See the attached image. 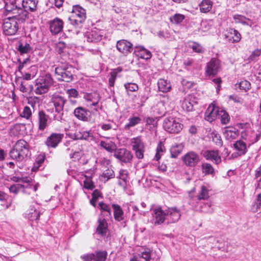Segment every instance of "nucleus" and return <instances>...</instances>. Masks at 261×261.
<instances>
[{
  "mask_svg": "<svg viewBox=\"0 0 261 261\" xmlns=\"http://www.w3.org/2000/svg\"><path fill=\"white\" fill-rule=\"evenodd\" d=\"M124 87L127 92H135L138 90V86L136 83H127L124 84Z\"/></svg>",
  "mask_w": 261,
  "mask_h": 261,
  "instance_id": "nucleus-53",
  "label": "nucleus"
},
{
  "mask_svg": "<svg viewBox=\"0 0 261 261\" xmlns=\"http://www.w3.org/2000/svg\"><path fill=\"white\" fill-rule=\"evenodd\" d=\"M49 116L43 111L38 112V124L39 130L43 131L47 126Z\"/></svg>",
  "mask_w": 261,
  "mask_h": 261,
  "instance_id": "nucleus-23",
  "label": "nucleus"
},
{
  "mask_svg": "<svg viewBox=\"0 0 261 261\" xmlns=\"http://www.w3.org/2000/svg\"><path fill=\"white\" fill-rule=\"evenodd\" d=\"M164 129L169 133H178L182 128L179 120L173 117L166 118L163 124Z\"/></svg>",
  "mask_w": 261,
  "mask_h": 261,
  "instance_id": "nucleus-5",
  "label": "nucleus"
},
{
  "mask_svg": "<svg viewBox=\"0 0 261 261\" xmlns=\"http://www.w3.org/2000/svg\"><path fill=\"white\" fill-rule=\"evenodd\" d=\"M103 36L102 31L94 28L85 34V37L89 42L96 43L102 39Z\"/></svg>",
  "mask_w": 261,
  "mask_h": 261,
  "instance_id": "nucleus-9",
  "label": "nucleus"
},
{
  "mask_svg": "<svg viewBox=\"0 0 261 261\" xmlns=\"http://www.w3.org/2000/svg\"><path fill=\"white\" fill-rule=\"evenodd\" d=\"M84 186L85 189L90 190H92L95 187L90 177H86L84 181Z\"/></svg>",
  "mask_w": 261,
  "mask_h": 261,
  "instance_id": "nucleus-51",
  "label": "nucleus"
},
{
  "mask_svg": "<svg viewBox=\"0 0 261 261\" xmlns=\"http://www.w3.org/2000/svg\"><path fill=\"white\" fill-rule=\"evenodd\" d=\"M63 134L52 133L46 139L45 144L48 147H56L62 141Z\"/></svg>",
  "mask_w": 261,
  "mask_h": 261,
  "instance_id": "nucleus-19",
  "label": "nucleus"
},
{
  "mask_svg": "<svg viewBox=\"0 0 261 261\" xmlns=\"http://www.w3.org/2000/svg\"><path fill=\"white\" fill-rule=\"evenodd\" d=\"M18 30V22L14 18L9 17L5 19L3 24V31L6 35H15Z\"/></svg>",
  "mask_w": 261,
  "mask_h": 261,
  "instance_id": "nucleus-7",
  "label": "nucleus"
},
{
  "mask_svg": "<svg viewBox=\"0 0 261 261\" xmlns=\"http://www.w3.org/2000/svg\"><path fill=\"white\" fill-rule=\"evenodd\" d=\"M128 177V172L126 170H120L119 171V174L117 177L119 179L118 184L121 186L124 187L126 184V180Z\"/></svg>",
  "mask_w": 261,
  "mask_h": 261,
  "instance_id": "nucleus-36",
  "label": "nucleus"
},
{
  "mask_svg": "<svg viewBox=\"0 0 261 261\" xmlns=\"http://www.w3.org/2000/svg\"><path fill=\"white\" fill-rule=\"evenodd\" d=\"M213 2L211 0H203L199 5L200 10L202 13H207L212 9Z\"/></svg>",
  "mask_w": 261,
  "mask_h": 261,
  "instance_id": "nucleus-33",
  "label": "nucleus"
},
{
  "mask_svg": "<svg viewBox=\"0 0 261 261\" xmlns=\"http://www.w3.org/2000/svg\"><path fill=\"white\" fill-rule=\"evenodd\" d=\"M154 109L155 110L153 111H156V113L159 115H163L165 112L164 106L162 102H158Z\"/></svg>",
  "mask_w": 261,
  "mask_h": 261,
  "instance_id": "nucleus-60",
  "label": "nucleus"
},
{
  "mask_svg": "<svg viewBox=\"0 0 261 261\" xmlns=\"http://www.w3.org/2000/svg\"><path fill=\"white\" fill-rule=\"evenodd\" d=\"M115 174L114 171L112 169L108 168L107 170H105L101 175V179L104 178L105 181H108L109 179L114 178Z\"/></svg>",
  "mask_w": 261,
  "mask_h": 261,
  "instance_id": "nucleus-42",
  "label": "nucleus"
},
{
  "mask_svg": "<svg viewBox=\"0 0 261 261\" xmlns=\"http://www.w3.org/2000/svg\"><path fill=\"white\" fill-rule=\"evenodd\" d=\"M181 107L186 111H191L193 109V107L197 102L194 101V97L192 95H189L184 98L180 101Z\"/></svg>",
  "mask_w": 261,
  "mask_h": 261,
  "instance_id": "nucleus-20",
  "label": "nucleus"
},
{
  "mask_svg": "<svg viewBox=\"0 0 261 261\" xmlns=\"http://www.w3.org/2000/svg\"><path fill=\"white\" fill-rule=\"evenodd\" d=\"M11 180L18 182V184L21 183V184H23L24 182H28L29 181H31V177H22V176H13L10 177Z\"/></svg>",
  "mask_w": 261,
  "mask_h": 261,
  "instance_id": "nucleus-44",
  "label": "nucleus"
},
{
  "mask_svg": "<svg viewBox=\"0 0 261 261\" xmlns=\"http://www.w3.org/2000/svg\"><path fill=\"white\" fill-rule=\"evenodd\" d=\"M189 47L195 53H202L204 52V48L198 43L192 42L189 45Z\"/></svg>",
  "mask_w": 261,
  "mask_h": 261,
  "instance_id": "nucleus-52",
  "label": "nucleus"
},
{
  "mask_svg": "<svg viewBox=\"0 0 261 261\" xmlns=\"http://www.w3.org/2000/svg\"><path fill=\"white\" fill-rule=\"evenodd\" d=\"M134 54L141 59L147 60V50L143 46H136L135 49Z\"/></svg>",
  "mask_w": 261,
  "mask_h": 261,
  "instance_id": "nucleus-35",
  "label": "nucleus"
},
{
  "mask_svg": "<svg viewBox=\"0 0 261 261\" xmlns=\"http://www.w3.org/2000/svg\"><path fill=\"white\" fill-rule=\"evenodd\" d=\"M219 108L215 105L212 103L208 106L205 112V119L207 121L212 122L217 118L219 116Z\"/></svg>",
  "mask_w": 261,
  "mask_h": 261,
  "instance_id": "nucleus-18",
  "label": "nucleus"
},
{
  "mask_svg": "<svg viewBox=\"0 0 261 261\" xmlns=\"http://www.w3.org/2000/svg\"><path fill=\"white\" fill-rule=\"evenodd\" d=\"M31 47L30 44L28 43L23 44L20 43L17 48L18 50L21 54H27L30 51Z\"/></svg>",
  "mask_w": 261,
  "mask_h": 261,
  "instance_id": "nucleus-46",
  "label": "nucleus"
},
{
  "mask_svg": "<svg viewBox=\"0 0 261 261\" xmlns=\"http://www.w3.org/2000/svg\"><path fill=\"white\" fill-rule=\"evenodd\" d=\"M112 207L113 209L114 217L116 221H121L124 219V212L121 207L117 204H113Z\"/></svg>",
  "mask_w": 261,
  "mask_h": 261,
  "instance_id": "nucleus-28",
  "label": "nucleus"
},
{
  "mask_svg": "<svg viewBox=\"0 0 261 261\" xmlns=\"http://www.w3.org/2000/svg\"><path fill=\"white\" fill-rule=\"evenodd\" d=\"M20 116L27 119H29L32 116V111L31 109L28 106L24 107Z\"/></svg>",
  "mask_w": 261,
  "mask_h": 261,
  "instance_id": "nucleus-61",
  "label": "nucleus"
},
{
  "mask_svg": "<svg viewBox=\"0 0 261 261\" xmlns=\"http://www.w3.org/2000/svg\"><path fill=\"white\" fill-rule=\"evenodd\" d=\"M200 211L203 213H212L213 212L211 208L210 203H203L200 207Z\"/></svg>",
  "mask_w": 261,
  "mask_h": 261,
  "instance_id": "nucleus-59",
  "label": "nucleus"
},
{
  "mask_svg": "<svg viewBox=\"0 0 261 261\" xmlns=\"http://www.w3.org/2000/svg\"><path fill=\"white\" fill-rule=\"evenodd\" d=\"M220 68V61L219 59L212 58L206 64L205 74L210 76L216 75Z\"/></svg>",
  "mask_w": 261,
  "mask_h": 261,
  "instance_id": "nucleus-10",
  "label": "nucleus"
},
{
  "mask_svg": "<svg viewBox=\"0 0 261 261\" xmlns=\"http://www.w3.org/2000/svg\"><path fill=\"white\" fill-rule=\"evenodd\" d=\"M73 68L66 64H62L55 68V75L59 81L70 82L73 79Z\"/></svg>",
  "mask_w": 261,
  "mask_h": 261,
  "instance_id": "nucleus-2",
  "label": "nucleus"
},
{
  "mask_svg": "<svg viewBox=\"0 0 261 261\" xmlns=\"http://www.w3.org/2000/svg\"><path fill=\"white\" fill-rule=\"evenodd\" d=\"M116 48L120 53L125 56H127L132 51L133 44L126 40L122 39L117 42Z\"/></svg>",
  "mask_w": 261,
  "mask_h": 261,
  "instance_id": "nucleus-17",
  "label": "nucleus"
},
{
  "mask_svg": "<svg viewBox=\"0 0 261 261\" xmlns=\"http://www.w3.org/2000/svg\"><path fill=\"white\" fill-rule=\"evenodd\" d=\"M25 128V125L21 123L15 124L11 129V133L14 135L22 134L21 132Z\"/></svg>",
  "mask_w": 261,
  "mask_h": 261,
  "instance_id": "nucleus-41",
  "label": "nucleus"
},
{
  "mask_svg": "<svg viewBox=\"0 0 261 261\" xmlns=\"http://www.w3.org/2000/svg\"><path fill=\"white\" fill-rule=\"evenodd\" d=\"M181 217V212L176 207L166 210V223L167 224L177 222Z\"/></svg>",
  "mask_w": 261,
  "mask_h": 261,
  "instance_id": "nucleus-12",
  "label": "nucleus"
},
{
  "mask_svg": "<svg viewBox=\"0 0 261 261\" xmlns=\"http://www.w3.org/2000/svg\"><path fill=\"white\" fill-rule=\"evenodd\" d=\"M122 71L121 68H117L113 69L110 73V77L109 79V84L110 86L113 87L114 85L116 78L118 73H120Z\"/></svg>",
  "mask_w": 261,
  "mask_h": 261,
  "instance_id": "nucleus-40",
  "label": "nucleus"
},
{
  "mask_svg": "<svg viewBox=\"0 0 261 261\" xmlns=\"http://www.w3.org/2000/svg\"><path fill=\"white\" fill-rule=\"evenodd\" d=\"M201 170L203 173L205 175H213L215 170L211 164L207 163H203L201 165Z\"/></svg>",
  "mask_w": 261,
  "mask_h": 261,
  "instance_id": "nucleus-38",
  "label": "nucleus"
},
{
  "mask_svg": "<svg viewBox=\"0 0 261 261\" xmlns=\"http://www.w3.org/2000/svg\"><path fill=\"white\" fill-rule=\"evenodd\" d=\"M185 18V17L184 15L176 13L173 16L170 17V20L173 23L179 24L184 20Z\"/></svg>",
  "mask_w": 261,
  "mask_h": 261,
  "instance_id": "nucleus-48",
  "label": "nucleus"
},
{
  "mask_svg": "<svg viewBox=\"0 0 261 261\" xmlns=\"http://www.w3.org/2000/svg\"><path fill=\"white\" fill-rule=\"evenodd\" d=\"M247 148H233V151L231 155L233 159L237 158L239 156L244 155L247 152Z\"/></svg>",
  "mask_w": 261,
  "mask_h": 261,
  "instance_id": "nucleus-43",
  "label": "nucleus"
},
{
  "mask_svg": "<svg viewBox=\"0 0 261 261\" xmlns=\"http://www.w3.org/2000/svg\"><path fill=\"white\" fill-rule=\"evenodd\" d=\"M148 261H160L159 253L152 250H148Z\"/></svg>",
  "mask_w": 261,
  "mask_h": 261,
  "instance_id": "nucleus-47",
  "label": "nucleus"
},
{
  "mask_svg": "<svg viewBox=\"0 0 261 261\" xmlns=\"http://www.w3.org/2000/svg\"><path fill=\"white\" fill-rule=\"evenodd\" d=\"M9 154L13 160L18 162L25 161L31 155L29 148H12Z\"/></svg>",
  "mask_w": 261,
  "mask_h": 261,
  "instance_id": "nucleus-6",
  "label": "nucleus"
},
{
  "mask_svg": "<svg viewBox=\"0 0 261 261\" xmlns=\"http://www.w3.org/2000/svg\"><path fill=\"white\" fill-rule=\"evenodd\" d=\"M184 163L189 167H194L200 161L199 156L193 151L186 154L182 158Z\"/></svg>",
  "mask_w": 261,
  "mask_h": 261,
  "instance_id": "nucleus-16",
  "label": "nucleus"
},
{
  "mask_svg": "<svg viewBox=\"0 0 261 261\" xmlns=\"http://www.w3.org/2000/svg\"><path fill=\"white\" fill-rule=\"evenodd\" d=\"M219 116H220L221 122L223 124H226L229 122V115L224 111H220Z\"/></svg>",
  "mask_w": 261,
  "mask_h": 261,
  "instance_id": "nucleus-54",
  "label": "nucleus"
},
{
  "mask_svg": "<svg viewBox=\"0 0 261 261\" xmlns=\"http://www.w3.org/2000/svg\"><path fill=\"white\" fill-rule=\"evenodd\" d=\"M130 261H147V251H145L142 252V256L138 257H134L132 258Z\"/></svg>",
  "mask_w": 261,
  "mask_h": 261,
  "instance_id": "nucleus-64",
  "label": "nucleus"
},
{
  "mask_svg": "<svg viewBox=\"0 0 261 261\" xmlns=\"http://www.w3.org/2000/svg\"><path fill=\"white\" fill-rule=\"evenodd\" d=\"M148 129L149 128L152 136L156 135L157 121L156 119H150L148 117Z\"/></svg>",
  "mask_w": 261,
  "mask_h": 261,
  "instance_id": "nucleus-39",
  "label": "nucleus"
},
{
  "mask_svg": "<svg viewBox=\"0 0 261 261\" xmlns=\"http://www.w3.org/2000/svg\"><path fill=\"white\" fill-rule=\"evenodd\" d=\"M233 19L236 23H240L244 25H247L250 27L253 24L252 20L241 15H234L233 16Z\"/></svg>",
  "mask_w": 261,
  "mask_h": 261,
  "instance_id": "nucleus-34",
  "label": "nucleus"
},
{
  "mask_svg": "<svg viewBox=\"0 0 261 261\" xmlns=\"http://www.w3.org/2000/svg\"><path fill=\"white\" fill-rule=\"evenodd\" d=\"M107 256V252L105 251H97L95 255L94 261H105Z\"/></svg>",
  "mask_w": 261,
  "mask_h": 261,
  "instance_id": "nucleus-50",
  "label": "nucleus"
},
{
  "mask_svg": "<svg viewBox=\"0 0 261 261\" xmlns=\"http://www.w3.org/2000/svg\"><path fill=\"white\" fill-rule=\"evenodd\" d=\"M212 141L215 143L216 145L219 146H221L222 145L223 142L219 134L215 132H213L212 133Z\"/></svg>",
  "mask_w": 261,
  "mask_h": 261,
  "instance_id": "nucleus-55",
  "label": "nucleus"
},
{
  "mask_svg": "<svg viewBox=\"0 0 261 261\" xmlns=\"http://www.w3.org/2000/svg\"><path fill=\"white\" fill-rule=\"evenodd\" d=\"M40 212L37 210L34 206H31L29 213L28 215V218L30 221L38 220L39 219Z\"/></svg>",
  "mask_w": 261,
  "mask_h": 261,
  "instance_id": "nucleus-37",
  "label": "nucleus"
},
{
  "mask_svg": "<svg viewBox=\"0 0 261 261\" xmlns=\"http://www.w3.org/2000/svg\"><path fill=\"white\" fill-rule=\"evenodd\" d=\"M152 216V222L154 224H161L164 222L166 223V210L164 211L160 206L151 208Z\"/></svg>",
  "mask_w": 261,
  "mask_h": 261,
  "instance_id": "nucleus-8",
  "label": "nucleus"
},
{
  "mask_svg": "<svg viewBox=\"0 0 261 261\" xmlns=\"http://www.w3.org/2000/svg\"><path fill=\"white\" fill-rule=\"evenodd\" d=\"M98 206L101 210V215L99 217L106 218L111 217V208L109 205L103 202H100L98 203Z\"/></svg>",
  "mask_w": 261,
  "mask_h": 261,
  "instance_id": "nucleus-30",
  "label": "nucleus"
},
{
  "mask_svg": "<svg viewBox=\"0 0 261 261\" xmlns=\"http://www.w3.org/2000/svg\"><path fill=\"white\" fill-rule=\"evenodd\" d=\"M86 18V10L80 5L73 6L71 15L69 17L70 23L77 27L83 23Z\"/></svg>",
  "mask_w": 261,
  "mask_h": 261,
  "instance_id": "nucleus-3",
  "label": "nucleus"
},
{
  "mask_svg": "<svg viewBox=\"0 0 261 261\" xmlns=\"http://www.w3.org/2000/svg\"><path fill=\"white\" fill-rule=\"evenodd\" d=\"M89 111L82 107H77L74 111V116L79 120L88 121Z\"/></svg>",
  "mask_w": 261,
  "mask_h": 261,
  "instance_id": "nucleus-25",
  "label": "nucleus"
},
{
  "mask_svg": "<svg viewBox=\"0 0 261 261\" xmlns=\"http://www.w3.org/2000/svg\"><path fill=\"white\" fill-rule=\"evenodd\" d=\"M158 37L162 39H168L170 37V35L169 31L167 30L160 31L158 33Z\"/></svg>",
  "mask_w": 261,
  "mask_h": 261,
  "instance_id": "nucleus-63",
  "label": "nucleus"
},
{
  "mask_svg": "<svg viewBox=\"0 0 261 261\" xmlns=\"http://www.w3.org/2000/svg\"><path fill=\"white\" fill-rule=\"evenodd\" d=\"M158 89L160 91L166 93L170 91L171 84L167 80L160 79L158 82Z\"/></svg>",
  "mask_w": 261,
  "mask_h": 261,
  "instance_id": "nucleus-29",
  "label": "nucleus"
},
{
  "mask_svg": "<svg viewBox=\"0 0 261 261\" xmlns=\"http://www.w3.org/2000/svg\"><path fill=\"white\" fill-rule=\"evenodd\" d=\"M45 159V155L44 153H41L38 155L34 164V166L32 168V171L36 172L37 170H41L42 168L40 169L42 164L44 163Z\"/></svg>",
  "mask_w": 261,
  "mask_h": 261,
  "instance_id": "nucleus-32",
  "label": "nucleus"
},
{
  "mask_svg": "<svg viewBox=\"0 0 261 261\" xmlns=\"http://www.w3.org/2000/svg\"><path fill=\"white\" fill-rule=\"evenodd\" d=\"M13 15L11 17L14 18L16 21L20 22H24L29 17L28 11L23 9L22 7L21 8L20 5H15Z\"/></svg>",
  "mask_w": 261,
  "mask_h": 261,
  "instance_id": "nucleus-14",
  "label": "nucleus"
},
{
  "mask_svg": "<svg viewBox=\"0 0 261 261\" xmlns=\"http://www.w3.org/2000/svg\"><path fill=\"white\" fill-rule=\"evenodd\" d=\"M53 102L55 108V113L53 119L55 120L61 121L64 120V107L67 103V100L64 97L57 96L54 97Z\"/></svg>",
  "mask_w": 261,
  "mask_h": 261,
  "instance_id": "nucleus-4",
  "label": "nucleus"
},
{
  "mask_svg": "<svg viewBox=\"0 0 261 261\" xmlns=\"http://www.w3.org/2000/svg\"><path fill=\"white\" fill-rule=\"evenodd\" d=\"M198 199H207L209 197L208 190L205 186L201 187L199 194L198 195Z\"/></svg>",
  "mask_w": 261,
  "mask_h": 261,
  "instance_id": "nucleus-45",
  "label": "nucleus"
},
{
  "mask_svg": "<svg viewBox=\"0 0 261 261\" xmlns=\"http://www.w3.org/2000/svg\"><path fill=\"white\" fill-rule=\"evenodd\" d=\"M66 48V44L63 41H59L56 44V50L61 54L64 53Z\"/></svg>",
  "mask_w": 261,
  "mask_h": 261,
  "instance_id": "nucleus-57",
  "label": "nucleus"
},
{
  "mask_svg": "<svg viewBox=\"0 0 261 261\" xmlns=\"http://www.w3.org/2000/svg\"><path fill=\"white\" fill-rule=\"evenodd\" d=\"M20 6L27 11L35 12L37 10L38 0H20Z\"/></svg>",
  "mask_w": 261,
  "mask_h": 261,
  "instance_id": "nucleus-22",
  "label": "nucleus"
},
{
  "mask_svg": "<svg viewBox=\"0 0 261 261\" xmlns=\"http://www.w3.org/2000/svg\"><path fill=\"white\" fill-rule=\"evenodd\" d=\"M239 87L240 89L244 90L247 91L251 88V84L247 80L241 81L239 84Z\"/></svg>",
  "mask_w": 261,
  "mask_h": 261,
  "instance_id": "nucleus-62",
  "label": "nucleus"
},
{
  "mask_svg": "<svg viewBox=\"0 0 261 261\" xmlns=\"http://www.w3.org/2000/svg\"><path fill=\"white\" fill-rule=\"evenodd\" d=\"M48 23L49 31L53 35H57L63 31L64 26L63 21L58 17H56L49 20Z\"/></svg>",
  "mask_w": 261,
  "mask_h": 261,
  "instance_id": "nucleus-13",
  "label": "nucleus"
},
{
  "mask_svg": "<svg viewBox=\"0 0 261 261\" xmlns=\"http://www.w3.org/2000/svg\"><path fill=\"white\" fill-rule=\"evenodd\" d=\"M229 41L231 43L238 42L241 40V34L239 32L233 29H229L227 31V34L225 35Z\"/></svg>",
  "mask_w": 261,
  "mask_h": 261,
  "instance_id": "nucleus-27",
  "label": "nucleus"
},
{
  "mask_svg": "<svg viewBox=\"0 0 261 261\" xmlns=\"http://www.w3.org/2000/svg\"><path fill=\"white\" fill-rule=\"evenodd\" d=\"M114 156L120 161L124 163L129 162L133 158V155L130 151L126 148H115Z\"/></svg>",
  "mask_w": 261,
  "mask_h": 261,
  "instance_id": "nucleus-11",
  "label": "nucleus"
},
{
  "mask_svg": "<svg viewBox=\"0 0 261 261\" xmlns=\"http://www.w3.org/2000/svg\"><path fill=\"white\" fill-rule=\"evenodd\" d=\"M73 152L69 154L71 159L73 161L79 160L82 156L83 153L80 148H76L75 150H72Z\"/></svg>",
  "mask_w": 261,
  "mask_h": 261,
  "instance_id": "nucleus-49",
  "label": "nucleus"
},
{
  "mask_svg": "<svg viewBox=\"0 0 261 261\" xmlns=\"http://www.w3.org/2000/svg\"><path fill=\"white\" fill-rule=\"evenodd\" d=\"M203 156L206 160L219 164L221 162V158L218 150H207L203 153Z\"/></svg>",
  "mask_w": 261,
  "mask_h": 261,
  "instance_id": "nucleus-21",
  "label": "nucleus"
},
{
  "mask_svg": "<svg viewBox=\"0 0 261 261\" xmlns=\"http://www.w3.org/2000/svg\"><path fill=\"white\" fill-rule=\"evenodd\" d=\"M54 79L49 73H42L35 80L34 92L36 94L41 95L46 93L54 84Z\"/></svg>",
  "mask_w": 261,
  "mask_h": 261,
  "instance_id": "nucleus-1",
  "label": "nucleus"
},
{
  "mask_svg": "<svg viewBox=\"0 0 261 261\" xmlns=\"http://www.w3.org/2000/svg\"><path fill=\"white\" fill-rule=\"evenodd\" d=\"M39 184L31 178V181L28 182H24L22 184V192L25 194H30L32 192L37 191Z\"/></svg>",
  "mask_w": 261,
  "mask_h": 261,
  "instance_id": "nucleus-24",
  "label": "nucleus"
},
{
  "mask_svg": "<svg viewBox=\"0 0 261 261\" xmlns=\"http://www.w3.org/2000/svg\"><path fill=\"white\" fill-rule=\"evenodd\" d=\"M140 120V119L138 117L131 118L129 119V122L124 126L126 129H128L130 127L134 126L138 124Z\"/></svg>",
  "mask_w": 261,
  "mask_h": 261,
  "instance_id": "nucleus-56",
  "label": "nucleus"
},
{
  "mask_svg": "<svg viewBox=\"0 0 261 261\" xmlns=\"http://www.w3.org/2000/svg\"><path fill=\"white\" fill-rule=\"evenodd\" d=\"M9 191L11 193L17 194L19 191L22 192V184H16L11 185L9 188Z\"/></svg>",
  "mask_w": 261,
  "mask_h": 261,
  "instance_id": "nucleus-58",
  "label": "nucleus"
},
{
  "mask_svg": "<svg viewBox=\"0 0 261 261\" xmlns=\"http://www.w3.org/2000/svg\"><path fill=\"white\" fill-rule=\"evenodd\" d=\"M238 130L233 127H226L225 128L224 135L226 139H234L238 135Z\"/></svg>",
  "mask_w": 261,
  "mask_h": 261,
  "instance_id": "nucleus-31",
  "label": "nucleus"
},
{
  "mask_svg": "<svg viewBox=\"0 0 261 261\" xmlns=\"http://www.w3.org/2000/svg\"><path fill=\"white\" fill-rule=\"evenodd\" d=\"M84 98L87 101L91 102L90 106H96L98 105L100 99V96L97 92L91 93H86L84 96Z\"/></svg>",
  "mask_w": 261,
  "mask_h": 261,
  "instance_id": "nucleus-26",
  "label": "nucleus"
},
{
  "mask_svg": "<svg viewBox=\"0 0 261 261\" xmlns=\"http://www.w3.org/2000/svg\"><path fill=\"white\" fill-rule=\"evenodd\" d=\"M106 219V218L99 217L97 220V226L95 233L102 238H105L107 236L109 230Z\"/></svg>",
  "mask_w": 261,
  "mask_h": 261,
  "instance_id": "nucleus-15",
  "label": "nucleus"
}]
</instances>
